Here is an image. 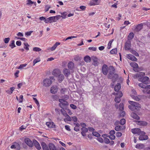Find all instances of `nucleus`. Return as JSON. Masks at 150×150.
<instances>
[{
    "mask_svg": "<svg viewBox=\"0 0 150 150\" xmlns=\"http://www.w3.org/2000/svg\"><path fill=\"white\" fill-rule=\"evenodd\" d=\"M129 103L131 105H129L128 108L132 111H137L139 110L141 108L140 105L137 102L129 101Z\"/></svg>",
    "mask_w": 150,
    "mask_h": 150,
    "instance_id": "obj_1",
    "label": "nucleus"
},
{
    "mask_svg": "<svg viewBox=\"0 0 150 150\" xmlns=\"http://www.w3.org/2000/svg\"><path fill=\"white\" fill-rule=\"evenodd\" d=\"M59 101L60 103L59 104V105L61 108L63 109L67 108L66 107L69 104L67 101L62 99H59Z\"/></svg>",
    "mask_w": 150,
    "mask_h": 150,
    "instance_id": "obj_2",
    "label": "nucleus"
},
{
    "mask_svg": "<svg viewBox=\"0 0 150 150\" xmlns=\"http://www.w3.org/2000/svg\"><path fill=\"white\" fill-rule=\"evenodd\" d=\"M113 94L114 95H116L115 99V102L117 103H119L121 101L120 98L123 95L122 92L121 91H119L117 93H113Z\"/></svg>",
    "mask_w": 150,
    "mask_h": 150,
    "instance_id": "obj_3",
    "label": "nucleus"
},
{
    "mask_svg": "<svg viewBox=\"0 0 150 150\" xmlns=\"http://www.w3.org/2000/svg\"><path fill=\"white\" fill-rule=\"evenodd\" d=\"M52 83V81L50 79H46L43 81V86L45 87H48Z\"/></svg>",
    "mask_w": 150,
    "mask_h": 150,
    "instance_id": "obj_4",
    "label": "nucleus"
},
{
    "mask_svg": "<svg viewBox=\"0 0 150 150\" xmlns=\"http://www.w3.org/2000/svg\"><path fill=\"white\" fill-rule=\"evenodd\" d=\"M132 132L134 134H137L138 135H139L141 134H145V133L144 132H142L139 128H134L132 129Z\"/></svg>",
    "mask_w": 150,
    "mask_h": 150,
    "instance_id": "obj_5",
    "label": "nucleus"
},
{
    "mask_svg": "<svg viewBox=\"0 0 150 150\" xmlns=\"http://www.w3.org/2000/svg\"><path fill=\"white\" fill-rule=\"evenodd\" d=\"M24 142L25 144L30 147L33 146V142L29 138H26L24 139Z\"/></svg>",
    "mask_w": 150,
    "mask_h": 150,
    "instance_id": "obj_6",
    "label": "nucleus"
},
{
    "mask_svg": "<svg viewBox=\"0 0 150 150\" xmlns=\"http://www.w3.org/2000/svg\"><path fill=\"white\" fill-rule=\"evenodd\" d=\"M108 66L105 64H103L102 67V71L103 73L105 75H107L108 72Z\"/></svg>",
    "mask_w": 150,
    "mask_h": 150,
    "instance_id": "obj_7",
    "label": "nucleus"
},
{
    "mask_svg": "<svg viewBox=\"0 0 150 150\" xmlns=\"http://www.w3.org/2000/svg\"><path fill=\"white\" fill-rule=\"evenodd\" d=\"M33 144L37 149L40 150L41 149V148L40 144L35 139L33 140Z\"/></svg>",
    "mask_w": 150,
    "mask_h": 150,
    "instance_id": "obj_8",
    "label": "nucleus"
},
{
    "mask_svg": "<svg viewBox=\"0 0 150 150\" xmlns=\"http://www.w3.org/2000/svg\"><path fill=\"white\" fill-rule=\"evenodd\" d=\"M145 75V74L144 73L140 72L134 75L133 76V77L134 78L136 79L139 77H142L144 76Z\"/></svg>",
    "mask_w": 150,
    "mask_h": 150,
    "instance_id": "obj_9",
    "label": "nucleus"
},
{
    "mask_svg": "<svg viewBox=\"0 0 150 150\" xmlns=\"http://www.w3.org/2000/svg\"><path fill=\"white\" fill-rule=\"evenodd\" d=\"M100 3L98 0H91L89 4L90 6L99 5Z\"/></svg>",
    "mask_w": 150,
    "mask_h": 150,
    "instance_id": "obj_10",
    "label": "nucleus"
},
{
    "mask_svg": "<svg viewBox=\"0 0 150 150\" xmlns=\"http://www.w3.org/2000/svg\"><path fill=\"white\" fill-rule=\"evenodd\" d=\"M58 91V88L56 86H53L51 87L50 89V92L54 94L56 93Z\"/></svg>",
    "mask_w": 150,
    "mask_h": 150,
    "instance_id": "obj_11",
    "label": "nucleus"
},
{
    "mask_svg": "<svg viewBox=\"0 0 150 150\" xmlns=\"http://www.w3.org/2000/svg\"><path fill=\"white\" fill-rule=\"evenodd\" d=\"M60 70L59 69H55L53 70L52 72V74L55 76H57L59 74H61Z\"/></svg>",
    "mask_w": 150,
    "mask_h": 150,
    "instance_id": "obj_12",
    "label": "nucleus"
},
{
    "mask_svg": "<svg viewBox=\"0 0 150 150\" xmlns=\"http://www.w3.org/2000/svg\"><path fill=\"white\" fill-rule=\"evenodd\" d=\"M143 25L142 23H141L139 24H138L137 25L136 27L134 30L136 32H139L140 30H141L143 28Z\"/></svg>",
    "mask_w": 150,
    "mask_h": 150,
    "instance_id": "obj_13",
    "label": "nucleus"
},
{
    "mask_svg": "<svg viewBox=\"0 0 150 150\" xmlns=\"http://www.w3.org/2000/svg\"><path fill=\"white\" fill-rule=\"evenodd\" d=\"M145 134H141L139 137V139L142 141L147 139H148V136L147 135H145Z\"/></svg>",
    "mask_w": 150,
    "mask_h": 150,
    "instance_id": "obj_14",
    "label": "nucleus"
},
{
    "mask_svg": "<svg viewBox=\"0 0 150 150\" xmlns=\"http://www.w3.org/2000/svg\"><path fill=\"white\" fill-rule=\"evenodd\" d=\"M46 125L48 127L51 128H55L56 126L54 122H48L46 123Z\"/></svg>",
    "mask_w": 150,
    "mask_h": 150,
    "instance_id": "obj_15",
    "label": "nucleus"
},
{
    "mask_svg": "<svg viewBox=\"0 0 150 150\" xmlns=\"http://www.w3.org/2000/svg\"><path fill=\"white\" fill-rule=\"evenodd\" d=\"M142 91L144 93L150 94V85H147L145 89L142 90Z\"/></svg>",
    "mask_w": 150,
    "mask_h": 150,
    "instance_id": "obj_16",
    "label": "nucleus"
},
{
    "mask_svg": "<svg viewBox=\"0 0 150 150\" xmlns=\"http://www.w3.org/2000/svg\"><path fill=\"white\" fill-rule=\"evenodd\" d=\"M131 47V44L130 41H128L125 43V49L126 50H129L130 49Z\"/></svg>",
    "mask_w": 150,
    "mask_h": 150,
    "instance_id": "obj_17",
    "label": "nucleus"
},
{
    "mask_svg": "<svg viewBox=\"0 0 150 150\" xmlns=\"http://www.w3.org/2000/svg\"><path fill=\"white\" fill-rule=\"evenodd\" d=\"M127 58L132 61L135 62L137 61V58L132 54H127Z\"/></svg>",
    "mask_w": 150,
    "mask_h": 150,
    "instance_id": "obj_18",
    "label": "nucleus"
},
{
    "mask_svg": "<svg viewBox=\"0 0 150 150\" xmlns=\"http://www.w3.org/2000/svg\"><path fill=\"white\" fill-rule=\"evenodd\" d=\"M63 73L65 76L68 77L70 75V71L68 69L65 68L63 70Z\"/></svg>",
    "mask_w": 150,
    "mask_h": 150,
    "instance_id": "obj_19",
    "label": "nucleus"
},
{
    "mask_svg": "<svg viewBox=\"0 0 150 150\" xmlns=\"http://www.w3.org/2000/svg\"><path fill=\"white\" fill-rule=\"evenodd\" d=\"M81 130L82 131L81 132L82 135L83 137L86 136V133L88 131V129L86 127H83L81 128Z\"/></svg>",
    "mask_w": 150,
    "mask_h": 150,
    "instance_id": "obj_20",
    "label": "nucleus"
},
{
    "mask_svg": "<svg viewBox=\"0 0 150 150\" xmlns=\"http://www.w3.org/2000/svg\"><path fill=\"white\" fill-rule=\"evenodd\" d=\"M137 122V124L140 126H146L147 125V123L145 121H138Z\"/></svg>",
    "mask_w": 150,
    "mask_h": 150,
    "instance_id": "obj_21",
    "label": "nucleus"
},
{
    "mask_svg": "<svg viewBox=\"0 0 150 150\" xmlns=\"http://www.w3.org/2000/svg\"><path fill=\"white\" fill-rule=\"evenodd\" d=\"M121 85L120 83H118L115 85L114 88V90L117 92V93L119 91H120L119 90L121 88Z\"/></svg>",
    "mask_w": 150,
    "mask_h": 150,
    "instance_id": "obj_22",
    "label": "nucleus"
},
{
    "mask_svg": "<svg viewBox=\"0 0 150 150\" xmlns=\"http://www.w3.org/2000/svg\"><path fill=\"white\" fill-rule=\"evenodd\" d=\"M53 22V19L52 16L50 17L49 18L45 19V22L46 23H51Z\"/></svg>",
    "mask_w": 150,
    "mask_h": 150,
    "instance_id": "obj_23",
    "label": "nucleus"
},
{
    "mask_svg": "<svg viewBox=\"0 0 150 150\" xmlns=\"http://www.w3.org/2000/svg\"><path fill=\"white\" fill-rule=\"evenodd\" d=\"M48 146L50 150H57L56 147L53 144L50 143Z\"/></svg>",
    "mask_w": 150,
    "mask_h": 150,
    "instance_id": "obj_24",
    "label": "nucleus"
},
{
    "mask_svg": "<svg viewBox=\"0 0 150 150\" xmlns=\"http://www.w3.org/2000/svg\"><path fill=\"white\" fill-rule=\"evenodd\" d=\"M58 79L59 82H61L64 79V76L62 74H60L58 76Z\"/></svg>",
    "mask_w": 150,
    "mask_h": 150,
    "instance_id": "obj_25",
    "label": "nucleus"
},
{
    "mask_svg": "<svg viewBox=\"0 0 150 150\" xmlns=\"http://www.w3.org/2000/svg\"><path fill=\"white\" fill-rule=\"evenodd\" d=\"M43 150H49L47 145L44 142H42L41 144Z\"/></svg>",
    "mask_w": 150,
    "mask_h": 150,
    "instance_id": "obj_26",
    "label": "nucleus"
},
{
    "mask_svg": "<svg viewBox=\"0 0 150 150\" xmlns=\"http://www.w3.org/2000/svg\"><path fill=\"white\" fill-rule=\"evenodd\" d=\"M74 63L72 62H70L68 64V67L69 69H72L74 67Z\"/></svg>",
    "mask_w": 150,
    "mask_h": 150,
    "instance_id": "obj_27",
    "label": "nucleus"
},
{
    "mask_svg": "<svg viewBox=\"0 0 150 150\" xmlns=\"http://www.w3.org/2000/svg\"><path fill=\"white\" fill-rule=\"evenodd\" d=\"M84 61L87 63H89L91 61V58L88 55H86L84 57Z\"/></svg>",
    "mask_w": 150,
    "mask_h": 150,
    "instance_id": "obj_28",
    "label": "nucleus"
},
{
    "mask_svg": "<svg viewBox=\"0 0 150 150\" xmlns=\"http://www.w3.org/2000/svg\"><path fill=\"white\" fill-rule=\"evenodd\" d=\"M60 44V43L56 42L55 44L54 45L53 47L50 48L51 51H52L55 50L57 47Z\"/></svg>",
    "mask_w": 150,
    "mask_h": 150,
    "instance_id": "obj_29",
    "label": "nucleus"
},
{
    "mask_svg": "<svg viewBox=\"0 0 150 150\" xmlns=\"http://www.w3.org/2000/svg\"><path fill=\"white\" fill-rule=\"evenodd\" d=\"M131 116L134 119L136 120H139L140 119L139 117L137 115L136 113H132L131 115Z\"/></svg>",
    "mask_w": 150,
    "mask_h": 150,
    "instance_id": "obj_30",
    "label": "nucleus"
},
{
    "mask_svg": "<svg viewBox=\"0 0 150 150\" xmlns=\"http://www.w3.org/2000/svg\"><path fill=\"white\" fill-rule=\"evenodd\" d=\"M135 147L139 149H142L144 147V145L142 144H137L136 145Z\"/></svg>",
    "mask_w": 150,
    "mask_h": 150,
    "instance_id": "obj_31",
    "label": "nucleus"
},
{
    "mask_svg": "<svg viewBox=\"0 0 150 150\" xmlns=\"http://www.w3.org/2000/svg\"><path fill=\"white\" fill-rule=\"evenodd\" d=\"M138 85L140 87L144 89L147 85L146 83L142 82V83H139Z\"/></svg>",
    "mask_w": 150,
    "mask_h": 150,
    "instance_id": "obj_32",
    "label": "nucleus"
},
{
    "mask_svg": "<svg viewBox=\"0 0 150 150\" xmlns=\"http://www.w3.org/2000/svg\"><path fill=\"white\" fill-rule=\"evenodd\" d=\"M140 81L143 83H146V82L148 81L149 79V78L146 76H144L143 78L140 79Z\"/></svg>",
    "mask_w": 150,
    "mask_h": 150,
    "instance_id": "obj_33",
    "label": "nucleus"
},
{
    "mask_svg": "<svg viewBox=\"0 0 150 150\" xmlns=\"http://www.w3.org/2000/svg\"><path fill=\"white\" fill-rule=\"evenodd\" d=\"M125 127H124L121 126H120L117 125L115 127V130L116 131H120L121 130L124 129Z\"/></svg>",
    "mask_w": 150,
    "mask_h": 150,
    "instance_id": "obj_34",
    "label": "nucleus"
},
{
    "mask_svg": "<svg viewBox=\"0 0 150 150\" xmlns=\"http://www.w3.org/2000/svg\"><path fill=\"white\" fill-rule=\"evenodd\" d=\"M53 22H56L57 20L61 18V16L60 15H58L55 16H52Z\"/></svg>",
    "mask_w": 150,
    "mask_h": 150,
    "instance_id": "obj_35",
    "label": "nucleus"
},
{
    "mask_svg": "<svg viewBox=\"0 0 150 150\" xmlns=\"http://www.w3.org/2000/svg\"><path fill=\"white\" fill-rule=\"evenodd\" d=\"M130 66L134 68H137L139 67L138 64L135 62H133L130 64Z\"/></svg>",
    "mask_w": 150,
    "mask_h": 150,
    "instance_id": "obj_36",
    "label": "nucleus"
},
{
    "mask_svg": "<svg viewBox=\"0 0 150 150\" xmlns=\"http://www.w3.org/2000/svg\"><path fill=\"white\" fill-rule=\"evenodd\" d=\"M134 34L133 33H130L128 37V40H132L134 38Z\"/></svg>",
    "mask_w": 150,
    "mask_h": 150,
    "instance_id": "obj_37",
    "label": "nucleus"
},
{
    "mask_svg": "<svg viewBox=\"0 0 150 150\" xmlns=\"http://www.w3.org/2000/svg\"><path fill=\"white\" fill-rule=\"evenodd\" d=\"M65 118L64 119V120L65 122L67 121H71V117L68 115L65 117Z\"/></svg>",
    "mask_w": 150,
    "mask_h": 150,
    "instance_id": "obj_38",
    "label": "nucleus"
},
{
    "mask_svg": "<svg viewBox=\"0 0 150 150\" xmlns=\"http://www.w3.org/2000/svg\"><path fill=\"white\" fill-rule=\"evenodd\" d=\"M60 14L62 16H61V17L62 19H65L66 18V16L67 15V13L66 12H64L62 13H61Z\"/></svg>",
    "mask_w": 150,
    "mask_h": 150,
    "instance_id": "obj_39",
    "label": "nucleus"
},
{
    "mask_svg": "<svg viewBox=\"0 0 150 150\" xmlns=\"http://www.w3.org/2000/svg\"><path fill=\"white\" fill-rule=\"evenodd\" d=\"M117 52V49L116 48L112 49L110 51V53L112 54H115Z\"/></svg>",
    "mask_w": 150,
    "mask_h": 150,
    "instance_id": "obj_40",
    "label": "nucleus"
},
{
    "mask_svg": "<svg viewBox=\"0 0 150 150\" xmlns=\"http://www.w3.org/2000/svg\"><path fill=\"white\" fill-rule=\"evenodd\" d=\"M9 46L11 49H13L14 47H16V45L15 44L14 41L13 40L11 42V43L9 45Z\"/></svg>",
    "mask_w": 150,
    "mask_h": 150,
    "instance_id": "obj_41",
    "label": "nucleus"
},
{
    "mask_svg": "<svg viewBox=\"0 0 150 150\" xmlns=\"http://www.w3.org/2000/svg\"><path fill=\"white\" fill-rule=\"evenodd\" d=\"M41 49L38 47H34L33 48V50L34 52H40L41 50Z\"/></svg>",
    "mask_w": 150,
    "mask_h": 150,
    "instance_id": "obj_42",
    "label": "nucleus"
},
{
    "mask_svg": "<svg viewBox=\"0 0 150 150\" xmlns=\"http://www.w3.org/2000/svg\"><path fill=\"white\" fill-rule=\"evenodd\" d=\"M93 64L95 65V66H97L98 65V61L97 60V58H95V59H93Z\"/></svg>",
    "mask_w": 150,
    "mask_h": 150,
    "instance_id": "obj_43",
    "label": "nucleus"
},
{
    "mask_svg": "<svg viewBox=\"0 0 150 150\" xmlns=\"http://www.w3.org/2000/svg\"><path fill=\"white\" fill-rule=\"evenodd\" d=\"M27 65V64H21L17 68L18 69H23L24 67H25Z\"/></svg>",
    "mask_w": 150,
    "mask_h": 150,
    "instance_id": "obj_44",
    "label": "nucleus"
},
{
    "mask_svg": "<svg viewBox=\"0 0 150 150\" xmlns=\"http://www.w3.org/2000/svg\"><path fill=\"white\" fill-rule=\"evenodd\" d=\"M67 89L65 88H62L60 90V92L62 94H64L67 91Z\"/></svg>",
    "mask_w": 150,
    "mask_h": 150,
    "instance_id": "obj_45",
    "label": "nucleus"
},
{
    "mask_svg": "<svg viewBox=\"0 0 150 150\" xmlns=\"http://www.w3.org/2000/svg\"><path fill=\"white\" fill-rule=\"evenodd\" d=\"M24 45L25 46L24 47V48L27 50H29L28 48V47L29 46V45L27 43H24Z\"/></svg>",
    "mask_w": 150,
    "mask_h": 150,
    "instance_id": "obj_46",
    "label": "nucleus"
},
{
    "mask_svg": "<svg viewBox=\"0 0 150 150\" xmlns=\"http://www.w3.org/2000/svg\"><path fill=\"white\" fill-rule=\"evenodd\" d=\"M113 41V40H112L109 41L108 46V49H110L111 47V45H112V43Z\"/></svg>",
    "mask_w": 150,
    "mask_h": 150,
    "instance_id": "obj_47",
    "label": "nucleus"
},
{
    "mask_svg": "<svg viewBox=\"0 0 150 150\" xmlns=\"http://www.w3.org/2000/svg\"><path fill=\"white\" fill-rule=\"evenodd\" d=\"M120 110V111H122L124 109V104L122 103H121L119 105Z\"/></svg>",
    "mask_w": 150,
    "mask_h": 150,
    "instance_id": "obj_48",
    "label": "nucleus"
},
{
    "mask_svg": "<svg viewBox=\"0 0 150 150\" xmlns=\"http://www.w3.org/2000/svg\"><path fill=\"white\" fill-rule=\"evenodd\" d=\"M92 134L93 135L97 137H100V134L96 132H93Z\"/></svg>",
    "mask_w": 150,
    "mask_h": 150,
    "instance_id": "obj_49",
    "label": "nucleus"
},
{
    "mask_svg": "<svg viewBox=\"0 0 150 150\" xmlns=\"http://www.w3.org/2000/svg\"><path fill=\"white\" fill-rule=\"evenodd\" d=\"M61 112L62 113L63 115L65 117L68 115L66 112V111L65 110H64L63 109L62 110L61 109Z\"/></svg>",
    "mask_w": 150,
    "mask_h": 150,
    "instance_id": "obj_50",
    "label": "nucleus"
},
{
    "mask_svg": "<svg viewBox=\"0 0 150 150\" xmlns=\"http://www.w3.org/2000/svg\"><path fill=\"white\" fill-rule=\"evenodd\" d=\"M52 98L53 101L57 100H58V96L55 95L52 96Z\"/></svg>",
    "mask_w": 150,
    "mask_h": 150,
    "instance_id": "obj_51",
    "label": "nucleus"
},
{
    "mask_svg": "<svg viewBox=\"0 0 150 150\" xmlns=\"http://www.w3.org/2000/svg\"><path fill=\"white\" fill-rule=\"evenodd\" d=\"M132 53L134 54L135 56L137 57H138L139 56V54L137 52L135 51L134 50H132Z\"/></svg>",
    "mask_w": 150,
    "mask_h": 150,
    "instance_id": "obj_52",
    "label": "nucleus"
},
{
    "mask_svg": "<svg viewBox=\"0 0 150 150\" xmlns=\"http://www.w3.org/2000/svg\"><path fill=\"white\" fill-rule=\"evenodd\" d=\"M81 58L78 55H76L74 58V59L76 61H78L81 60Z\"/></svg>",
    "mask_w": 150,
    "mask_h": 150,
    "instance_id": "obj_53",
    "label": "nucleus"
},
{
    "mask_svg": "<svg viewBox=\"0 0 150 150\" xmlns=\"http://www.w3.org/2000/svg\"><path fill=\"white\" fill-rule=\"evenodd\" d=\"M23 96L22 95H21L20 96V99H19V102L20 103H22L23 100Z\"/></svg>",
    "mask_w": 150,
    "mask_h": 150,
    "instance_id": "obj_54",
    "label": "nucleus"
},
{
    "mask_svg": "<svg viewBox=\"0 0 150 150\" xmlns=\"http://www.w3.org/2000/svg\"><path fill=\"white\" fill-rule=\"evenodd\" d=\"M125 120L124 119H122L121 120L120 123L121 125H123L125 124Z\"/></svg>",
    "mask_w": 150,
    "mask_h": 150,
    "instance_id": "obj_55",
    "label": "nucleus"
},
{
    "mask_svg": "<svg viewBox=\"0 0 150 150\" xmlns=\"http://www.w3.org/2000/svg\"><path fill=\"white\" fill-rule=\"evenodd\" d=\"M33 32V31H30L27 32H25V35H26L28 36H30L31 34V33Z\"/></svg>",
    "mask_w": 150,
    "mask_h": 150,
    "instance_id": "obj_56",
    "label": "nucleus"
},
{
    "mask_svg": "<svg viewBox=\"0 0 150 150\" xmlns=\"http://www.w3.org/2000/svg\"><path fill=\"white\" fill-rule=\"evenodd\" d=\"M10 40V39L9 38H5L4 39V42L5 43H8L9 42Z\"/></svg>",
    "mask_w": 150,
    "mask_h": 150,
    "instance_id": "obj_57",
    "label": "nucleus"
},
{
    "mask_svg": "<svg viewBox=\"0 0 150 150\" xmlns=\"http://www.w3.org/2000/svg\"><path fill=\"white\" fill-rule=\"evenodd\" d=\"M88 49L90 50H92L93 51H95L96 50V48L94 47H89Z\"/></svg>",
    "mask_w": 150,
    "mask_h": 150,
    "instance_id": "obj_58",
    "label": "nucleus"
},
{
    "mask_svg": "<svg viewBox=\"0 0 150 150\" xmlns=\"http://www.w3.org/2000/svg\"><path fill=\"white\" fill-rule=\"evenodd\" d=\"M27 4L28 5H31L34 3L31 0H27Z\"/></svg>",
    "mask_w": 150,
    "mask_h": 150,
    "instance_id": "obj_59",
    "label": "nucleus"
},
{
    "mask_svg": "<svg viewBox=\"0 0 150 150\" xmlns=\"http://www.w3.org/2000/svg\"><path fill=\"white\" fill-rule=\"evenodd\" d=\"M122 133L119 132H118L116 133V136L117 137H120L122 136Z\"/></svg>",
    "mask_w": 150,
    "mask_h": 150,
    "instance_id": "obj_60",
    "label": "nucleus"
},
{
    "mask_svg": "<svg viewBox=\"0 0 150 150\" xmlns=\"http://www.w3.org/2000/svg\"><path fill=\"white\" fill-rule=\"evenodd\" d=\"M125 115V111H122L120 113V116L121 117H124Z\"/></svg>",
    "mask_w": 150,
    "mask_h": 150,
    "instance_id": "obj_61",
    "label": "nucleus"
},
{
    "mask_svg": "<svg viewBox=\"0 0 150 150\" xmlns=\"http://www.w3.org/2000/svg\"><path fill=\"white\" fill-rule=\"evenodd\" d=\"M33 99L35 101V103L38 106V105H39V103L37 99L36 98L34 97L33 98Z\"/></svg>",
    "mask_w": 150,
    "mask_h": 150,
    "instance_id": "obj_62",
    "label": "nucleus"
},
{
    "mask_svg": "<svg viewBox=\"0 0 150 150\" xmlns=\"http://www.w3.org/2000/svg\"><path fill=\"white\" fill-rule=\"evenodd\" d=\"M26 127L24 126V125H22L19 127V130L22 131L23 129H25Z\"/></svg>",
    "mask_w": 150,
    "mask_h": 150,
    "instance_id": "obj_63",
    "label": "nucleus"
},
{
    "mask_svg": "<svg viewBox=\"0 0 150 150\" xmlns=\"http://www.w3.org/2000/svg\"><path fill=\"white\" fill-rule=\"evenodd\" d=\"M71 107L73 109H75L76 108V106L73 104H71L70 105Z\"/></svg>",
    "mask_w": 150,
    "mask_h": 150,
    "instance_id": "obj_64",
    "label": "nucleus"
}]
</instances>
